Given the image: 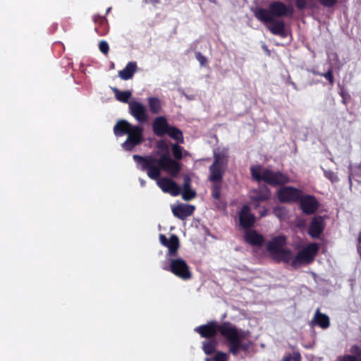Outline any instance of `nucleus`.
<instances>
[{"label": "nucleus", "mask_w": 361, "mask_h": 361, "mask_svg": "<svg viewBox=\"0 0 361 361\" xmlns=\"http://www.w3.org/2000/svg\"><path fill=\"white\" fill-rule=\"evenodd\" d=\"M358 243L359 244H361V231L359 233L358 235Z\"/></svg>", "instance_id": "53"}, {"label": "nucleus", "mask_w": 361, "mask_h": 361, "mask_svg": "<svg viewBox=\"0 0 361 361\" xmlns=\"http://www.w3.org/2000/svg\"><path fill=\"white\" fill-rule=\"evenodd\" d=\"M319 250V245L318 243H312L308 244L305 247L297 253L292 262V265L296 266L298 264L311 263L314 259Z\"/></svg>", "instance_id": "7"}, {"label": "nucleus", "mask_w": 361, "mask_h": 361, "mask_svg": "<svg viewBox=\"0 0 361 361\" xmlns=\"http://www.w3.org/2000/svg\"><path fill=\"white\" fill-rule=\"evenodd\" d=\"M166 135L179 143L182 144L184 142L182 131L175 126H170Z\"/></svg>", "instance_id": "27"}, {"label": "nucleus", "mask_w": 361, "mask_h": 361, "mask_svg": "<svg viewBox=\"0 0 361 361\" xmlns=\"http://www.w3.org/2000/svg\"><path fill=\"white\" fill-rule=\"evenodd\" d=\"M125 68H137L136 62H129Z\"/></svg>", "instance_id": "49"}, {"label": "nucleus", "mask_w": 361, "mask_h": 361, "mask_svg": "<svg viewBox=\"0 0 361 361\" xmlns=\"http://www.w3.org/2000/svg\"><path fill=\"white\" fill-rule=\"evenodd\" d=\"M325 78L329 80V83L332 85L334 82V75L332 69H329V71L324 74Z\"/></svg>", "instance_id": "43"}, {"label": "nucleus", "mask_w": 361, "mask_h": 361, "mask_svg": "<svg viewBox=\"0 0 361 361\" xmlns=\"http://www.w3.org/2000/svg\"><path fill=\"white\" fill-rule=\"evenodd\" d=\"M245 241L252 246L261 247L264 243V236L255 230H246L244 233Z\"/></svg>", "instance_id": "19"}, {"label": "nucleus", "mask_w": 361, "mask_h": 361, "mask_svg": "<svg viewBox=\"0 0 361 361\" xmlns=\"http://www.w3.org/2000/svg\"><path fill=\"white\" fill-rule=\"evenodd\" d=\"M137 69H122L118 72V76L127 80L133 78Z\"/></svg>", "instance_id": "31"}, {"label": "nucleus", "mask_w": 361, "mask_h": 361, "mask_svg": "<svg viewBox=\"0 0 361 361\" xmlns=\"http://www.w3.org/2000/svg\"><path fill=\"white\" fill-rule=\"evenodd\" d=\"M228 355L224 352L219 351L212 358L207 357L205 361H228Z\"/></svg>", "instance_id": "32"}, {"label": "nucleus", "mask_w": 361, "mask_h": 361, "mask_svg": "<svg viewBox=\"0 0 361 361\" xmlns=\"http://www.w3.org/2000/svg\"><path fill=\"white\" fill-rule=\"evenodd\" d=\"M93 20L96 24V27L94 28L95 32L99 36H104L109 32V27L107 19L105 17L95 15L93 17Z\"/></svg>", "instance_id": "22"}, {"label": "nucleus", "mask_w": 361, "mask_h": 361, "mask_svg": "<svg viewBox=\"0 0 361 361\" xmlns=\"http://www.w3.org/2000/svg\"><path fill=\"white\" fill-rule=\"evenodd\" d=\"M169 126L166 118L164 116L156 117L152 125L153 133L158 137L166 135Z\"/></svg>", "instance_id": "17"}, {"label": "nucleus", "mask_w": 361, "mask_h": 361, "mask_svg": "<svg viewBox=\"0 0 361 361\" xmlns=\"http://www.w3.org/2000/svg\"><path fill=\"white\" fill-rule=\"evenodd\" d=\"M224 175V174H221L220 178L214 179L212 178V173H209V180L212 183V196L215 200H219L221 198V190Z\"/></svg>", "instance_id": "23"}, {"label": "nucleus", "mask_w": 361, "mask_h": 361, "mask_svg": "<svg viewBox=\"0 0 361 361\" xmlns=\"http://www.w3.org/2000/svg\"><path fill=\"white\" fill-rule=\"evenodd\" d=\"M129 112L139 123H143L147 120V109L139 102L132 101L129 103Z\"/></svg>", "instance_id": "13"}, {"label": "nucleus", "mask_w": 361, "mask_h": 361, "mask_svg": "<svg viewBox=\"0 0 361 361\" xmlns=\"http://www.w3.org/2000/svg\"><path fill=\"white\" fill-rule=\"evenodd\" d=\"M228 156L226 150L214 152V161L209 166V173H212V178L216 179L224 174L228 166Z\"/></svg>", "instance_id": "5"}, {"label": "nucleus", "mask_w": 361, "mask_h": 361, "mask_svg": "<svg viewBox=\"0 0 361 361\" xmlns=\"http://www.w3.org/2000/svg\"><path fill=\"white\" fill-rule=\"evenodd\" d=\"M99 49L102 53L104 54H107L109 51V44L106 41L102 40L99 44Z\"/></svg>", "instance_id": "39"}, {"label": "nucleus", "mask_w": 361, "mask_h": 361, "mask_svg": "<svg viewBox=\"0 0 361 361\" xmlns=\"http://www.w3.org/2000/svg\"><path fill=\"white\" fill-rule=\"evenodd\" d=\"M350 351V353L355 354V355L361 356V349L357 345H353Z\"/></svg>", "instance_id": "44"}, {"label": "nucleus", "mask_w": 361, "mask_h": 361, "mask_svg": "<svg viewBox=\"0 0 361 361\" xmlns=\"http://www.w3.org/2000/svg\"><path fill=\"white\" fill-rule=\"evenodd\" d=\"M319 3L325 7H333L338 0H319Z\"/></svg>", "instance_id": "41"}, {"label": "nucleus", "mask_w": 361, "mask_h": 361, "mask_svg": "<svg viewBox=\"0 0 361 361\" xmlns=\"http://www.w3.org/2000/svg\"><path fill=\"white\" fill-rule=\"evenodd\" d=\"M286 244V238L284 235H278L267 243V249L272 257H276V255L283 249Z\"/></svg>", "instance_id": "18"}, {"label": "nucleus", "mask_w": 361, "mask_h": 361, "mask_svg": "<svg viewBox=\"0 0 361 361\" xmlns=\"http://www.w3.org/2000/svg\"><path fill=\"white\" fill-rule=\"evenodd\" d=\"M142 1L145 4H153V5L159 4L161 2L160 0H142Z\"/></svg>", "instance_id": "45"}, {"label": "nucleus", "mask_w": 361, "mask_h": 361, "mask_svg": "<svg viewBox=\"0 0 361 361\" xmlns=\"http://www.w3.org/2000/svg\"><path fill=\"white\" fill-rule=\"evenodd\" d=\"M195 207L190 204H178L172 209V212L177 218L184 220L192 214Z\"/></svg>", "instance_id": "21"}, {"label": "nucleus", "mask_w": 361, "mask_h": 361, "mask_svg": "<svg viewBox=\"0 0 361 361\" xmlns=\"http://www.w3.org/2000/svg\"><path fill=\"white\" fill-rule=\"evenodd\" d=\"M73 66H74V63L73 61H68V64L66 65V66H67V67H70V66L73 67Z\"/></svg>", "instance_id": "52"}, {"label": "nucleus", "mask_w": 361, "mask_h": 361, "mask_svg": "<svg viewBox=\"0 0 361 361\" xmlns=\"http://www.w3.org/2000/svg\"><path fill=\"white\" fill-rule=\"evenodd\" d=\"M250 173L254 180L258 182L264 181L272 186L284 185L290 181L286 174L268 169L262 171V166L259 165L251 166Z\"/></svg>", "instance_id": "4"}, {"label": "nucleus", "mask_w": 361, "mask_h": 361, "mask_svg": "<svg viewBox=\"0 0 361 361\" xmlns=\"http://www.w3.org/2000/svg\"><path fill=\"white\" fill-rule=\"evenodd\" d=\"M250 199L255 204V209L257 208L259 202L267 201L271 197L270 189L266 185L259 186L258 188L253 190Z\"/></svg>", "instance_id": "16"}, {"label": "nucleus", "mask_w": 361, "mask_h": 361, "mask_svg": "<svg viewBox=\"0 0 361 361\" xmlns=\"http://www.w3.org/2000/svg\"><path fill=\"white\" fill-rule=\"evenodd\" d=\"M110 68H114V63H111Z\"/></svg>", "instance_id": "55"}, {"label": "nucleus", "mask_w": 361, "mask_h": 361, "mask_svg": "<svg viewBox=\"0 0 361 361\" xmlns=\"http://www.w3.org/2000/svg\"><path fill=\"white\" fill-rule=\"evenodd\" d=\"M132 126L129 122L126 120L118 121L114 127V135L117 137H121L127 135Z\"/></svg>", "instance_id": "25"}, {"label": "nucleus", "mask_w": 361, "mask_h": 361, "mask_svg": "<svg viewBox=\"0 0 361 361\" xmlns=\"http://www.w3.org/2000/svg\"><path fill=\"white\" fill-rule=\"evenodd\" d=\"M312 322L323 329H326L330 326L329 317L326 314L320 312L319 309L316 310Z\"/></svg>", "instance_id": "24"}, {"label": "nucleus", "mask_w": 361, "mask_h": 361, "mask_svg": "<svg viewBox=\"0 0 361 361\" xmlns=\"http://www.w3.org/2000/svg\"><path fill=\"white\" fill-rule=\"evenodd\" d=\"M295 6L299 10H303L307 7L306 0H295Z\"/></svg>", "instance_id": "42"}, {"label": "nucleus", "mask_w": 361, "mask_h": 361, "mask_svg": "<svg viewBox=\"0 0 361 361\" xmlns=\"http://www.w3.org/2000/svg\"><path fill=\"white\" fill-rule=\"evenodd\" d=\"M116 99L121 102L128 103L132 94L130 91H120L116 88L114 89Z\"/></svg>", "instance_id": "29"}, {"label": "nucleus", "mask_w": 361, "mask_h": 361, "mask_svg": "<svg viewBox=\"0 0 361 361\" xmlns=\"http://www.w3.org/2000/svg\"><path fill=\"white\" fill-rule=\"evenodd\" d=\"M302 360V357H301V355L300 353V352L298 351H295V352H293V353L291 355V354H288L285 356H283L281 360L280 361H301Z\"/></svg>", "instance_id": "33"}, {"label": "nucleus", "mask_w": 361, "mask_h": 361, "mask_svg": "<svg viewBox=\"0 0 361 361\" xmlns=\"http://www.w3.org/2000/svg\"><path fill=\"white\" fill-rule=\"evenodd\" d=\"M148 104L150 111L153 114H157L161 111V101L157 97H149L148 99Z\"/></svg>", "instance_id": "28"}, {"label": "nucleus", "mask_w": 361, "mask_h": 361, "mask_svg": "<svg viewBox=\"0 0 361 361\" xmlns=\"http://www.w3.org/2000/svg\"><path fill=\"white\" fill-rule=\"evenodd\" d=\"M337 361H361V358L357 357L354 355H345L343 356L338 357Z\"/></svg>", "instance_id": "38"}, {"label": "nucleus", "mask_w": 361, "mask_h": 361, "mask_svg": "<svg viewBox=\"0 0 361 361\" xmlns=\"http://www.w3.org/2000/svg\"><path fill=\"white\" fill-rule=\"evenodd\" d=\"M240 226L245 230L254 226L255 216L250 212V208L247 205H243L239 212Z\"/></svg>", "instance_id": "14"}, {"label": "nucleus", "mask_w": 361, "mask_h": 361, "mask_svg": "<svg viewBox=\"0 0 361 361\" xmlns=\"http://www.w3.org/2000/svg\"><path fill=\"white\" fill-rule=\"evenodd\" d=\"M196 197V192L191 188L183 190L182 192V198L185 201H190Z\"/></svg>", "instance_id": "35"}, {"label": "nucleus", "mask_w": 361, "mask_h": 361, "mask_svg": "<svg viewBox=\"0 0 361 361\" xmlns=\"http://www.w3.org/2000/svg\"><path fill=\"white\" fill-rule=\"evenodd\" d=\"M278 260H282L286 262H288L291 257V251L288 249L283 248L277 255L276 257H273Z\"/></svg>", "instance_id": "30"}, {"label": "nucleus", "mask_w": 361, "mask_h": 361, "mask_svg": "<svg viewBox=\"0 0 361 361\" xmlns=\"http://www.w3.org/2000/svg\"><path fill=\"white\" fill-rule=\"evenodd\" d=\"M302 192L292 186H285L277 192V198L281 202H297L300 200Z\"/></svg>", "instance_id": "9"}, {"label": "nucleus", "mask_w": 361, "mask_h": 361, "mask_svg": "<svg viewBox=\"0 0 361 361\" xmlns=\"http://www.w3.org/2000/svg\"><path fill=\"white\" fill-rule=\"evenodd\" d=\"M305 225V221L304 219H300L297 222V227L302 228H304Z\"/></svg>", "instance_id": "48"}, {"label": "nucleus", "mask_w": 361, "mask_h": 361, "mask_svg": "<svg viewBox=\"0 0 361 361\" xmlns=\"http://www.w3.org/2000/svg\"><path fill=\"white\" fill-rule=\"evenodd\" d=\"M325 228V222L321 216L312 218L307 233L312 238H319Z\"/></svg>", "instance_id": "15"}, {"label": "nucleus", "mask_w": 361, "mask_h": 361, "mask_svg": "<svg viewBox=\"0 0 361 361\" xmlns=\"http://www.w3.org/2000/svg\"><path fill=\"white\" fill-rule=\"evenodd\" d=\"M194 331L207 340L216 339L219 332L226 339L228 352L233 356L238 355L240 351L247 353L251 345V342L244 343L243 341L246 337L247 332L239 329L230 322L219 324L216 321H210L206 324L195 327Z\"/></svg>", "instance_id": "1"}, {"label": "nucleus", "mask_w": 361, "mask_h": 361, "mask_svg": "<svg viewBox=\"0 0 361 361\" xmlns=\"http://www.w3.org/2000/svg\"><path fill=\"white\" fill-rule=\"evenodd\" d=\"M195 58L199 61L201 66H206L208 64V59L206 56H203L201 52H195Z\"/></svg>", "instance_id": "36"}, {"label": "nucleus", "mask_w": 361, "mask_h": 361, "mask_svg": "<svg viewBox=\"0 0 361 361\" xmlns=\"http://www.w3.org/2000/svg\"><path fill=\"white\" fill-rule=\"evenodd\" d=\"M210 2L216 4V0H209Z\"/></svg>", "instance_id": "54"}, {"label": "nucleus", "mask_w": 361, "mask_h": 361, "mask_svg": "<svg viewBox=\"0 0 361 361\" xmlns=\"http://www.w3.org/2000/svg\"><path fill=\"white\" fill-rule=\"evenodd\" d=\"M269 24L267 26L269 30L274 35L281 36L285 37L286 36L285 23L282 20H276L273 18L272 20L267 21V24Z\"/></svg>", "instance_id": "20"}, {"label": "nucleus", "mask_w": 361, "mask_h": 361, "mask_svg": "<svg viewBox=\"0 0 361 361\" xmlns=\"http://www.w3.org/2000/svg\"><path fill=\"white\" fill-rule=\"evenodd\" d=\"M300 209L306 215L314 214L319 207L317 198L312 195H302L300 200Z\"/></svg>", "instance_id": "10"}, {"label": "nucleus", "mask_w": 361, "mask_h": 361, "mask_svg": "<svg viewBox=\"0 0 361 361\" xmlns=\"http://www.w3.org/2000/svg\"><path fill=\"white\" fill-rule=\"evenodd\" d=\"M202 349L207 355L213 354L217 347L218 342L216 339H208L202 341Z\"/></svg>", "instance_id": "26"}, {"label": "nucleus", "mask_w": 361, "mask_h": 361, "mask_svg": "<svg viewBox=\"0 0 361 361\" xmlns=\"http://www.w3.org/2000/svg\"><path fill=\"white\" fill-rule=\"evenodd\" d=\"M353 173H349V176H348V179H349V182H350V185H352V180L353 179Z\"/></svg>", "instance_id": "50"}, {"label": "nucleus", "mask_w": 361, "mask_h": 361, "mask_svg": "<svg viewBox=\"0 0 361 361\" xmlns=\"http://www.w3.org/2000/svg\"><path fill=\"white\" fill-rule=\"evenodd\" d=\"M164 269L185 281L190 279L192 276L187 262L180 258L171 259L169 267H165Z\"/></svg>", "instance_id": "6"}, {"label": "nucleus", "mask_w": 361, "mask_h": 361, "mask_svg": "<svg viewBox=\"0 0 361 361\" xmlns=\"http://www.w3.org/2000/svg\"><path fill=\"white\" fill-rule=\"evenodd\" d=\"M268 214V209L266 208V207H263L260 211H259V216L261 217H264L265 216H267Z\"/></svg>", "instance_id": "47"}, {"label": "nucleus", "mask_w": 361, "mask_h": 361, "mask_svg": "<svg viewBox=\"0 0 361 361\" xmlns=\"http://www.w3.org/2000/svg\"><path fill=\"white\" fill-rule=\"evenodd\" d=\"M183 148L178 144L172 145V153L174 158L177 160H180L183 158Z\"/></svg>", "instance_id": "34"}, {"label": "nucleus", "mask_w": 361, "mask_h": 361, "mask_svg": "<svg viewBox=\"0 0 361 361\" xmlns=\"http://www.w3.org/2000/svg\"><path fill=\"white\" fill-rule=\"evenodd\" d=\"M191 188V178L188 175L183 176V190Z\"/></svg>", "instance_id": "40"}, {"label": "nucleus", "mask_w": 361, "mask_h": 361, "mask_svg": "<svg viewBox=\"0 0 361 361\" xmlns=\"http://www.w3.org/2000/svg\"><path fill=\"white\" fill-rule=\"evenodd\" d=\"M159 241L162 245L168 248V257H173L177 255L180 247V242L177 235L172 234L169 238H167L164 234H160Z\"/></svg>", "instance_id": "11"}, {"label": "nucleus", "mask_w": 361, "mask_h": 361, "mask_svg": "<svg viewBox=\"0 0 361 361\" xmlns=\"http://www.w3.org/2000/svg\"><path fill=\"white\" fill-rule=\"evenodd\" d=\"M324 176L326 178H328L331 183H336L339 180V178L336 173L332 171H325Z\"/></svg>", "instance_id": "37"}, {"label": "nucleus", "mask_w": 361, "mask_h": 361, "mask_svg": "<svg viewBox=\"0 0 361 361\" xmlns=\"http://www.w3.org/2000/svg\"><path fill=\"white\" fill-rule=\"evenodd\" d=\"M143 128L139 126H132L128 133L126 140L122 144L126 151H132L137 145L143 141Z\"/></svg>", "instance_id": "8"}, {"label": "nucleus", "mask_w": 361, "mask_h": 361, "mask_svg": "<svg viewBox=\"0 0 361 361\" xmlns=\"http://www.w3.org/2000/svg\"><path fill=\"white\" fill-rule=\"evenodd\" d=\"M357 252L359 253L361 258V244H358L357 246Z\"/></svg>", "instance_id": "51"}, {"label": "nucleus", "mask_w": 361, "mask_h": 361, "mask_svg": "<svg viewBox=\"0 0 361 361\" xmlns=\"http://www.w3.org/2000/svg\"><path fill=\"white\" fill-rule=\"evenodd\" d=\"M255 17L264 24L273 18L281 17H292L294 9L292 5H286L284 3L276 1L270 3L269 8L257 7L252 10Z\"/></svg>", "instance_id": "3"}, {"label": "nucleus", "mask_w": 361, "mask_h": 361, "mask_svg": "<svg viewBox=\"0 0 361 361\" xmlns=\"http://www.w3.org/2000/svg\"><path fill=\"white\" fill-rule=\"evenodd\" d=\"M282 212H283V209L281 207H276L274 209V215L278 216V217H279V218H281V215Z\"/></svg>", "instance_id": "46"}, {"label": "nucleus", "mask_w": 361, "mask_h": 361, "mask_svg": "<svg viewBox=\"0 0 361 361\" xmlns=\"http://www.w3.org/2000/svg\"><path fill=\"white\" fill-rule=\"evenodd\" d=\"M156 180H157V185L164 193H169L173 197L178 196L180 194V188L172 179L166 177H159Z\"/></svg>", "instance_id": "12"}, {"label": "nucleus", "mask_w": 361, "mask_h": 361, "mask_svg": "<svg viewBox=\"0 0 361 361\" xmlns=\"http://www.w3.org/2000/svg\"><path fill=\"white\" fill-rule=\"evenodd\" d=\"M156 147L158 149L156 154L160 155L159 159L151 155L134 154V161L140 165V169L146 171L152 180L160 177L161 170L169 173L172 177H176L181 170L180 164L170 157L168 145L164 140H159L157 142Z\"/></svg>", "instance_id": "2"}]
</instances>
